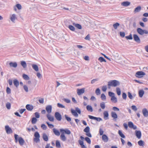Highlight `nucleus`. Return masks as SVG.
<instances>
[{"instance_id": "1", "label": "nucleus", "mask_w": 148, "mask_h": 148, "mask_svg": "<svg viewBox=\"0 0 148 148\" xmlns=\"http://www.w3.org/2000/svg\"><path fill=\"white\" fill-rule=\"evenodd\" d=\"M120 84V82L116 80H111L108 82V88L110 89L111 86L116 87Z\"/></svg>"}, {"instance_id": "2", "label": "nucleus", "mask_w": 148, "mask_h": 148, "mask_svg": "<svg viewBox=\"0 0 148 148\" xmlns=\"http://www.w3.org/2000/svg\"><path fill=\"white\" fill-rule=\"evenodd\" d=\"M14 137L15 143H17L18 141L20 145H23L25 141L22 137H18V135L16 134H14Z\"/></svg>"}, {"instance_id": "3", "label": "nucleus", "mask_w": 148, "mask_h": 148, "mask_svg": "<svg viewBox=\"0 0 148 148\" xmlns=\"http://www.w3.org/2000/svg\"><path fill=\"white\" fill-rule=\"evenodd\" d=\"M71 111L72 114L76 117H77L78 116V115L77 113H78L79 114H80L81 113V111L80 109H79L78 107L75 108V110H74L72 109H71Z\"/></svg>"}, {"instance_id": "4", "label": "nucleus", "mask_w": 148, "mask_h": 148, "mask_svg": "<svg viewBox=\"0 0 148 148\" xmlns=\"http://www.w3.org/2000/svg\"><path fill=\"white\" fill-rule=\"evenodd\" d=\"M137 31L139 34L141 35H143L144 34H148V31L147 30H143L140 28H138L137 29Z\"/></svg>"}, {"instance_id": "5", "label": "nucleus", "mask_w": 148, "mask_h": 148, "mask_svg": "<svg viewBox=\"0 0 148 148\" xmlns=\"http://www.w3.org/2000/svg\"><path fill=\"white\" fill-rule=\"evenodd\" d=\"M145 73L142 71H139L137 72L135 74V76L138 78H141L145 75Z\"/></svg>"}, {"instance_id": "6", "label": "nucleus", "mask_w": 148, "mask_h": 148, "mask_svg": "<svg viewBox=\"0 0 148 148\" xmlns=\"http://www.w3.org/2000/svg\"><path fill=\"white\" fill-rule=\"evenodd\" d=\"M34 136L35 137V138L34 139V141L36 143L39 142L40 135L38 132H35L34 134Z\"/></svg>"}, {"instance_id": "7", "label": "nucleus", "mask_w": 148, "mask_h": 148, "mask_svg": "<svg viewBox=\"0 0 148 148\" xmlns=\"http://www.w3.org/2000/svg\"><path fill=\"white\" fill-rule=\"evenodd\" d=\"M54 116L58 121H60L62 119V116L59 112H56L54 114Z\"/></svg>"}, {"instance_id": "8", "label": "nucleus", "mask_w": 148, "mask_h": 148, "mask_svg": "<svg viewBox=\"0 0 148 148\" xmlns=\"http://www.w3.org/2000/svg\"><path fill=\"white\" fill-rule=\"evenodd\" d=\"M10 20L13 23H15V20L17 19L16 15L15 14H11L10 15Z\"/></svg>"}, {"instance_id": "9", "label": "nucleus", "mask_w": 148, "mask_h": 148, "mask_svg": "<svg viewBox=\"0 0 148 148\" xmlns=\"http://www.w3.org/2000/svg\"><path fill=\"white\" fill-rule=\"evenodd\" d=\"M88 116L90 119L95 120L97 121H102V119L99 117H96L90 115H88Z\"/></svg>"}, {"instance_id": "10", "label": "nucleus", "mask_w": 148, "mask_h": 148, "mask_svg": "<svg viewBox=\"0 0 148 148\" xmlns=\"http://www.w3.org/2000/svg\"><path fill=\"white\" fill-rule=\"evenodd\" d=\"M52 106L51 105L47 106L46 107V110L48 114H50L51 112Z\"/></svg>"}, {"instance_id": "11", "label": "nucleus", "mask_w": 148, "mask_h": 148, "mask_svg": "<svg viewBox=\"0 0 148 148\" xmlns=\"http://www.w3.org/2000/svg\"><path fill=\"white\" fill-rule=\"evenodd\" d=\"M133 38L134 40L137 43H139L140 42V39L138 36L135 34L133 35Z\"/></svg>"}, {"instance_id": "12", "label": "nucleus", "mask_w": 148, "mask_h": 148, "mask_svg": "<svg viewBox=\"0 0 148 148\" xmlns=\"http://www.w3.org/2000/svg\"><path fill=\"white\" fill-rule=\"evenodd\" d=\"M5 129L7 134H10L12 132V129L8 125H6L5 126Z\"/></svg>"}, {"instance_id": "13", "label": "nucleus", "mask_w": 148, "mask_h": 148, "mask_svg": "<svg viewBox=\"0 0 148 148\" xmlns=\"http://www.w3.org/2000/svg\"><path fill=\"white\" fill-rule=\"evenodd\" d=\"M60 131L61 133L65 132L66 134L68 135L70 134H71V131L69 129H60Z\"/></svg>"}, {"instance_id": "14", "label": "nucleus", "mask_w": 148, "mask_h": 148, "mask_svg": "<svg viewBox=\"0 0 148 148\" xmlns=\"http://www.w3.org/2000/svg\"><path fill=\"white\" fill-rule=\"evenodd\" d=\"M47 117L48 119L50 121L53 122L54 121V118L50 114H47Z\"/></svg>"}, {"instance_id": "15", "label": "nucleus", "mask_w": 148, "mask_h": 148, "mask_svg": "<svg viewBox=\"0 0 148 148\" xmlns=\"http://www.w3.org/2000/svg\"><path fill=\"white\" fill-rule=\"evenodd\" d=\"M84 88H82L81 89H77V93L79 95H80L84 92Z\"/></svg>"}, {"instance_id": "16", "label": "nucleus", "mask_w": 148, "mask_h": 148, "mask_svg": "<svg viewBox=\"0 0 148 148\" xmlns=\"http://www.w3.org/2000/svg\"><path fill=\"white\" fill-rule=\"evenodd\" d=\"M111 115L113 120H116L118 118V116L116 113L114 112H111Z\"/></svg>"}, {"instance_id": "17", "label": "nucleus", "mask_w": 148, "mask_h": 148, "mask_svg": "<svg viewBox=\"0 0 148 148\" xmlns=\"http://www.w3.org/2000/svg\"><path fill=\"white\" fill-rule=\"evenodd\" d=\"M135 134L136 136L138 138L140 139L141 138V133L140 131L136 130L135 131Z\"/></svg>"}, {"instance_id": "18", "label": "nucleus", "mask_w": 148, "mask_h": 148, "mask_svg": "<svg viewBox=\"0 0 148 148\" xmlns=\"http://www.w3.org/2000/svg\"><path fill=\"white\" fill-rule=\"evenodd\" d=\"M103 115L104 116V119L106 120H107L108 119L109 114L108 112L107 111H105L103 113Z\"/></svg>"}, {"instance_id": "19", "label": "nucleus", "mask_w": 148, "mask_h": 148, "mask_svg": "<svg viewBox=\"0 0 148 148\" xmlns=\"http://www.w3.org/2000/svg\"><path fill=\"white\" fill-rule=\"evenodd\" d=\"M26 109L28 111H32L34 108L33 106L30 104H27L26 106Z\"/></svg>"}, {"instance_id": "20", "label": "nucleus", "mask_w": 148, "mask_h": 148, "mask_svg": "<svg viewBox=\"0 0 148 148\" xmlns=\"http://www.w3.org/2000/svg\"><path fill=\"white\" fill-rule=\"evenodd\" d=\"M142 112L144 116L145 117L148 116V111L146 109H144L143 110Z\"/></svg>"}, {"instance_id": "21", "label": "nucleus", "mask_w": 148, "mask_h": 148, "mask_svg": "<svg viewBox=\"0 0 148 148\" xmlns=\"http://www.w3.org/2000/svg\"><path fill=\"white\" fill-rule=\"evenodd\" d=\"M60 139L63 141H65L66 140V138L65 137L64 132L62 133L60 135Z\"/></svg>"}, {"instance_id": "22", "label": "nucleus", "mask_w": 148, "mask_h": 148, "mask_svg": "<svg viewBox=\"0 0 148 148\" xmlns=\"http://www.w3.org/2000/svg\"><path fill=\"white\" fill-rule=\"evenodd\" d=\"M102 139L105 142H107L108 140V138L107 136L105 134L103 135L102 136Z\"/></svg>"}, {"instance_id": "23", "label": "nucleus", "mask_w": 148, "mask_h": 148, "mask_svg": "<svg viewBox=\"0 0 148 148\" xmlns=\"http://www.w3.org/2000/svg\"><path fill=\"white\" fill-rule=\"evenodd\" d=\"M130 2L126 1L122 3H121V5H122L123 6L126 7L130 5Z\"/></svg>"}, {"instance_id": "24", "label": "nucleus", "mask_w": 148, "mask_h": 148, "mask_svg": "<svg viewBox=\"0 0 148 148\" xmlns=\"http://www.w3.org/2000/svg\"><path fill=\"white\" fill-rule=\"evenodd\" d=\"M9 65L10 67L16 68L17 66V64L16 62H10L9 63Z\"/></svg>"}, {"instance_id": "25", "label": "nucleus", "mask_w": 148, "mask_h": 148, "mask_svg": "<svg viewBox=\"0 0 148 148\" xmlns=\"http://www.w3.org/2000/svg\"><path fill=\"white\" fill-rule=\"evenodd\" d=\"M42 138L44 140L47 141L48 140V138L47 135L45 133L42 134Z\"/></svg>"}, {"instance_id": "26", "label": "nucleus", "mask_w": 148, "mask_h": 148, "mask_svg": "<svg viewBox=\"0 0 148 148\" xmlns=\"http://www.w3.org/2000/svg\"><path fill=\"white\" fill-rule=\"evenodd\" d=\"M111 100L114 103H116L118 101L117 98L115 96L112 97V98H111Z\"/></svg>"}, {"instance_id": "27", "label": "nucleus", "mask_w": 148, "mask_h": 148, "mask_svg": "<svg viewBox=\"0 0 148 148\" xmlns=\"http://www.w3.org/2000/svg\"><path fill=\"white\" fill-rule=\"evenodd\" d=\"M53 131L54 134L56 136H59L60 135V133L59 131L55 128L53 129Z\"/></svg>"}, {"instance_id": "28", "label": "nucleus", "mask_w": 148, "mask_h": 148, "mask_svg": "<svg viewBox=\"0 0 148 148\" xmlns=\"http://www.w3.org/2000/svg\"><path fill=\"white\" fill-rule=\"evenodd\" d=\"M86 109L88 111L92 112L93 111V109L92 106L90 105H88L86 106Z\"/></svg>"}, {"instance_id": "29", "label": "nucleus", "mask_w": 148, "mask_h": 148, "mask_svg": "<svg viewBox=\"0 0 148 148\" xmlns=\"http://www.w3.org/2000/svg\"><path fill=\"white\" fill-rule=\"evenodd\" d=\"M141 10V7L140 6H138L135 9L134 12L135 13L138 12L140 11Z\"/></svg>"}, {"instance_id": "30", "label": "nucleus", "mask_w": 148, "mask_h": 148, "mask_svg": "<svg viewBox=\"0 0 148 148\" xmlns=\"http://www.w3.org/2000/svg\"><path fill=\"white\" fill-rule=\"evenodd\" d=\"M23 78L25 80H28L29 79V77L27 75L23 74L22 75Z\"/></svg>"}, {"instance_id": "31", "label": "nucleus", "mask_w": 148, "mask_h": 148, "mask_svg": "<svg viewBox=\"0 0 148 148\" xmlns=\"http://www.w3.org/2000/svg\"><path fill=\"white\" fill-rule=\"evenodd\" d=\"M144 94V91L143 90H140L139 92V96L140 97H142Z\"/></svg>"}, {"instance_id": "32", "label": "nucleus", "mask_w": 148, "mask_h": 148, "mask_svg": "<svg viewBox=\"0 0 148 148\" xmlns=\"http://www.w3.org/2000/svg\"><path fill=\"white\" fill-rule=\"evenodd\" d=\"M32 68L36 71H38V66L36 64H32Z\"/></svg>"}, {"instance_id": "33", "label": "nucleus", "mask_w": 148, "mask_h": 148, "mask_svg": "<svg viewBox=\"0 0 148 148\" xmlns=\"http://www.w3.org/2000/svg\"><path fill=\"white\" fill-rule=\"evenodd\" d=\"M21 64L24 68H25L27 67L26 62L25 61H21Z\"/></svg>"}, {"instance_id": "34", "label": "nucleus", "mask_w": 148, "mask_h": 148, "mask_svg": "<svg viewBox=\"0 0 148 148\" xmlns=\"http://www.w3.org/2000/svg\"><path fill=\"white\" fill-rule=\"evenodd\" d=\"M73 25L79 29H81L82 28L81 25L78 24L73 23Z\"/></svg>"}, {"instance_id": "35", "label": "nucleus", "mask_w": 148, "mask_h": 148, "mask_svg": "<svg viewBox=\"0 0 148 148\" xmlns=\"http://www.w3.org/2000/svg\"><path fill=\"white\" fill-rule=\"evenodd\" d=\"M13 83L15 85L16 87H17L19 84V82L16 79H14L13 81Z\"/></svg>"}, {"instance_id": "36", "label": "nucleus", "mask_w": 148, "mask_h": 148, "mask_svg": "<svg viewBox=\"0 0 148 148\" xmlns=\"http://www.w3.org/2000/svg\"><path fill=\"white\" fill-rule=\"evenodd\" d=\"M118 134L122 138H125V136L122 133V131L121 130H119Z\"/></svg>"}, {"instance_id": "37", "label": "nucleus", "mask_w": 148, "mask_h": 148, "mask_svg": "<svg viewBox=\"0 0 148 148\" xmlns=\"http://www.w3.org/2000/svg\"><path fill=\"white\" fill-rule=\"evenodd\" d=\"M116 92L118 95L119 96L121 94V90L119 88L117 87L116 89Z\"/></svg>"}, {"instance_id": "38", "label": "nucleus", "mask_w": 148, "mask_h": 148, "mask_svg": "<svg viewBox=\"0 0 148 148\" xmlns=\"http://www.w3.org/2000/svg\"><path fill=\"white\" fill-rule=\"evenodd\" d=\"M56 146L58 148H60L61 147L60 143V141L58 140H57L56 141Z\"/></svg>"}, {"instance_id": "39", "label": "nucleus", "mask_w": 148, "mask_h": 148, "mask_svg": "<svg viewBox=\"0 0 148 148\" xmlns=\"http://www.w3.org/2000/svg\"><path fill=\"white\" fill-rule=\"evenodd\" d=\"M120 25V24L118 23H116L113 25V27L114 29H116L117 27H119Z\"/></svg>"}, {"instance_id": "40", "label": "nucleus", "mask_w": 148, "mask_h": 148, "mask_svg": "<svg viewBox=\"0 0 148 148\" xmlns=\"http://www.w3.org/2000/svg\"><path fill=\"white\" fill-rule=\"evenodd\" d=\"M138 145L140 146H143L144 145V142L142 140H140L138 142Z\"/></svg>"}, {"instance_id": "41", "label": "nucleus", "mask_w": 148, "mask_h": 148, "mask_svg": "<svg viewBox=\"0 0 148 148\" xmlns=\"http://www.w3.org/2000/svg\"><path fill=\"white\" fill-rule=\"evenodd\" d=\"M37 121V119H36V118L35 117H33L32 119L31 122L33 124H34L36 123Z\"/></svg>"}, {"instance_id": "42", "label": "nucleus", "mask_w": 148, "mask_h": 148, "mask_svg": "<svg viewBox=\"0 0 148 148\" xmlns=\"http://www.w3.org/2000/svg\"><path fill=\"white\" fill-rule=\"evenodd\" d=\"M98 60L100 61L101 62H106V60L104 59L103 57H100L99 59Z\"/></svg>"}, {"instance_id": "43", "label": "nucleus", "mask_w": 148, "mask_h": 148, "mask_svg": "<svg viewBox=\"0 0 148 148\" xmlns=\"http://www.w3.org/2000/svg\"><path fill=\"white\" fill-rule=\"evenodd\" d=\"M6 107L7 108L8 110L10 109L11 108V104L9 102H7L6 104Z\"/></svg>"}, {"instance_id": "44", "label": "nucleus", "mask_w": 148, "mask_h": 148, "mask_svg": "<svg viewBox=\"0 0 148 148\" xmlns=\"http://www.w3.org/2000/svg\"><path fill=\"white\" fill-rule=\"evenodd\" d=\"M90 131V128L88 126L86 127L84 130V131L86 133Z\"/></svg>"}, {"instance_id": "45", "label": "nucleus", "mask_w": 148, "mask_h": 148, "mask_svg": "<svg viewBox=\"0 0 148 148\" xmlns=\"http://www.w3.org/2000/svg\"><path fill=\"white\" fill-rule=\"evenodd\" d=\"M100 107L102 109H104L105 108V103L103 102H101L100 103Z\"/></svg>"}, {"instance_id": "46", "label": "nucleus", "mask_w": 148, "mask_h": 148, "mask_svg": "<svg viewBox=\"0 0 148 148\" xmlns=\"http://www.w3.org/2000/svg\"><path fill=\"white\" fill-rule=\"evenodd\" d=\"M101 98L102 100L104 101L106 100V96L104 94H102L101 95Z\"/></svg>"}, {"instance_id": "47", "label": "nucleus", "mask_w": 148, "mask_h": 148, "mask_svg": "<svg viewBox=\"0 0 148 148\" xmlns=\"http://www.w3.org/2000/svg\"><path fill=\"white\" fill-rule=\"evenodd\" d=\"M64 117L67 121H68L70 122L71 121V118L68 117V116L66 114H65L64 115Z\"/></svg>"}, {"instance_id": "48", "label": "nucleus", "mask_w": 148, "mask_h": 148, "mask_svg": "<svg viewBox=\"0 0 148 148\" xmlns=\"http://www.w3.org/2000/svg\"><path fill=\"white\" fill-rule=\"evenodd\" d=\"M95 93L97 95H99L100 94V90L99 88H97L96 89L95 91Z\"/></svg>"}, {"instance_id": "49", "label": "nucleus", "mask_w": 148, "mask_h": 148, "mask_svg": "<svg viewBox=\"0 0 148 148\" xmlns=\"http://www.w3.org/2000/svg\"><path fill=\"white\" fill-rule=\"evenodd\" d=\"M57 106L59 108H65V107L64 106L62 105V104L58 103H57Z\"/></svg>"}, {"instance_id": "50", "label": "nucleus", "mask_w": 148, "mask_h": 148, "mask_svg": "<svg viewBox=\"0 0 148 148\" xmlns=\"http://www.w3.org/2000/svg\"><path fill=\"white\" fill-rule=\"evenodd\" d=\"M128 96L130 99H132L133 98V96L132 95L131 93L130 92H128Z\"/></svg>"}, {"instance_id": "51", "label": "nucleus", "mask_w": 148, "mask_h": 148, "mask_svg": "<svg viewBox=\"0 0 148 148\" xmlns=\"http://www.w3.org/2000/svg\"><path fill=\"white\" fill-rule=\"evenodd\" d=\"M68 27L71 31H74L75 30V27L73 26L69 25V26Z\"/></svg>"}, {"instance_id": "52", "label": "nucleus", "mask_w": 148, "mask_h": 148, "mask_svg": "<svg viewBox=\"0 0 148 148\" xmlns=\"http://www.w3.org/2000/svg\"><path fill=\"white\" fill-rule=\"evenodd\" d=\"M133 123L132 122H129L128 123V125L129 127L130 128H132V127L134 125Z\"/></svg>"}, {"instance_id": "53", "label": "nucleus", "mask_w": 148, "mask_h": 148, "mask_svg": "<svg viewBox=\"0 0 148 148\" xmlns=\"http://www.w3.org/2000/svg\"><path fill=\"white\" fill-rule=\"evenodd\" d=\"M108 95L110 97H111V98H112V97L115 96V94L113 92H108Z\"/></svg>"}, {"instance_id": "54", "label": "nucleus", "mask_w": 148, "mask_h": 148, "mask_svg": "<svg viewBox=\"0 0 148 148\" xmlns=\"http://www.w3.org/2000/svg\"><path fill=\"white\" fill-rule=\"evenodd\" d=\"M99 133L100 135V136L103 135L104 133V131L101 128H100L99 129Z\"/></svg>"}, {"instance_id": "55", "label": "nucleus", "mask_w": 148, "mask_h": 148, "mask_svg": "<svg viewBox=\"0 0 148 148\" xmlns=\"http://www.w3.org/2000/svg\"><path fill=\"white\" fill-rule=\"evenodd\" d=\"M85 139V140L89 144H90L91 143V140L90 139L87 137H86Z\"/></svg>"}, {"instance_id": "56", "label": "nucleus", "mask_w": 148, "mask_h": 148, "mask_svg": "<svg viewBox=\"0 0 148 148\" xmlns=\"http://www.w3.org/2000/svg\"><path fill=\"white\" fill-rule=\"evenodd\" d=\"M132 109L134 111H136L137 110V108L134 105H133L131 106Z\"/></svg>"}, {"instance_id": "57", "label": "nucleus", "mask_w": 148, "mask_h": 148, "mask_svg": "<svg viewBox=\"0 0 148 148\" xmlns=\"http://www.w3.org/2000/svg\"><path fill=\"white\" fill-rule=\"evenodd\" d=\"M6 92L8 94H10L11 92V90L10 88L8 87H7L6 88Z\"/></svg>"}, {"instance_id": "58", "label": "nucleus", "mask_w": 148, "mask_h": 148, "mask_svg": "<svg viewBox=\"0 0 148 148\" xmlns=\"http://www.w3.org/2000/svg\"><path fill=\"white\" fill-rule=\"evenodd\" d=\"M127 39L132 40L133 38L132 35L130 34L129 36L125 37Z\"/></svg>"}, {"instance_id": "59", "label": "nucleus", "mask_w": 148, "mask_h": 148, "mask_svg": "<svg viewBox=\"0 0 148 148\" xmlns=\"http://www.w3.org/2000/svg\"><path fill=\"white\" fill-rule=\"evenodd\" d=\"M122 98L126 100L127 98V95L125 92H123L122 94Z\"/></svg>"}, {"instance_id": "60", "label": "nucleus", "mask_w": 148, "mask_h": 148, "mask_svg": "<svg viewBox=\"0 0 148 148\" xmlns=\"http://www.w3.org/2000/svg\"><path fill=\"white\" fill-rule=\"evenodd\" d=\"M41 127L43 130H46L47 128V127L45 124H42L41 125Z\"/></svg>"}, {"instance_id": "61", "label": "nucleus", "mask_w": 148, "mask_h": 148, "mask_svg": "<svg viewBox=\"0 0 148 148\" xmlns=\"http://www.w3.org/2000/svg\"><path fill=\"white\" fill-rule=\"evenodd\" d=\"M63 100L68 103H70L71 102L70 100L69 99L64 98L63 99Z\"/></svg>"}, {"instance_id": "62", "label": "nucleus", "mask_w": 148, "mask_h": 148, "mask_svg": "<svg viewBox=\"0 0 148 148\" xmlns=\"http://www.w3.org/2000/svg\"><path fill=\"white\" fill-rule=\"evenodd\" d=\"M46 123L48 125L49 127L50 128H52L54 127V125L52 124H49V122H47Z\"/></svg>"}, {"instance_id": "63", "label": "nucleus", "mask_w": 148, "mask_h": 148, "mask_svg": "<svg viewBox=\"0 0 148 148\" xmlns=\"http://www.w3.org/2000/svg\"><path fill=\"white\" fill-rule=\"evenodd\" d=\"M102 90L103 92H106L107 90V87L106 86H102Z\"/></svg>"}, {"instance_id": "64", "label": "nucleus", "mask_w": 148, "mask_h": 148, "mask_svg": "<svg viewBox=\"0 0 148 148\" xmlns=\"http://www.w3.org/2000/svg\"><path fill=\"white\" fill-rule=\"evenodd\" d=\"M23 88H24V90L26 92H28V88L27 86H26L25 85H24L23 86Z\"/></svg>"}]
</instances>
